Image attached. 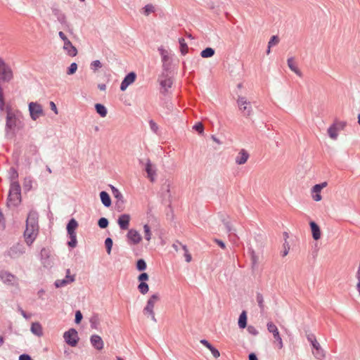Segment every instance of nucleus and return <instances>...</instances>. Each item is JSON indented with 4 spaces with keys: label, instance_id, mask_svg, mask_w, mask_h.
Listing matches in <instances>:
<instances>
[{
    "label": "nucleus",
    "instance_id": "60",
    "mask_svg": "<svg viewBox=\"0 0 360 360\" xmlns=\"http://www.w3.org/2000/svg\"><path fill=\"white\" fill-rule=\"evenodd\" d=\"M334 125H336L338 127V129H343L344 127L346 126L345 122H341V121H336L334 124Z\"/></svg>",
    "mask_w": 360,
    "mask_h": 360
},
{
    "label": "nucleus",
    "instance_id": "16",
    "mask_svg": "<svg viewBox=\"0 0 360 360\" xmlns=\"http://www.w3.org/2000/svg\"><path fill=\"white\" fill-rule=\"evenodd\" d=\"M127 239L129 243L131 245H136L139 243L141 240V236L140 233L135 229L129 230L127 234Z\"/></svg>",
    "mask_w": 360,
    "mask_h": 360
},
{
    "label": "nucleus",
    "instance_id": "38",
    "mask_svg": "<svg viewBox=\"0 0 360 360\" xmlns=\"http://www.w3.org/2000/svg\"><path fill=\"white\" fill-rule=\"evenodd\" d=\"M155 11V7L152 4H147L142 8V13L148 16L150 13H154Z\"/></svg>",
    "mask_w": 360,
    "mask_h": 360
},
{
    "label": "nucleus",
    "instance_id": "36",
    "mask_svg": "<svg viewBox=\"0 0 360 360\" xmlns=\"http://www.w3.org/2000/svg\"><path fill=\"white\" fill-rule=\"evenodd\" d=\"M179 45H180V51L182 55H185L187 53L188 47L187 44L185 41V39L184 38H180L179 39Z\"/></svg>",
    "mask_w": 360,
    "mask_h": 360
},
{
    "label": "nucleus",
    "instance_id": "11",
    "mask_svg": "<svg viewBox=\"0 0 360 360\" xmlns=\"http://www.w3.org/2000/svg\"><path fill=\"white\" fill-rule=\"evenodd\" d=\"M41 260L43 266L46 268L51 267L53 264V259L51 257V251L49 248H44L40 252Z\"/></svg>",
    "mask_w": 360,
    "mask_h": 360
},
{
    "label": "nucleus",
    "instance_id": "27",
    "mask_svg": "<svg viewBox=\"0 0 360 360\" xmlns=\"http://www.w3.org/2000/svg\"><path fill=\"white\" fill-rule=\"evenodd\" d=\"M63 49L71 57H74L77 54V49L72 45V42L68 45L63 46Z\"/></svg>",
    "mask_w": 360,
    "mask_h": 360
},
{
    "label": "nucleus",
    "instance_id": "5",
    "mask_svg": "<svg viewBox=\"0 0 360 360\" xmlns=\"http://www.w3.org/2000/svg\"><path fill=\"white\" fill-rule=\"evenodd\" d=\"M0 279L6 285L15 287L19 285L18 278L8 271L2 270L0 271Z\"/></svg>",
    "mask_w": 360,
    "mask_h": 360
},
{
    "label": "nucleus",
    "instance_id": "12",
    "mask_svg": "<svg viewBox=\"0 0 360 360\" xmlns=\"http://www.w3.org/2000/svg\"><path fill=\"white\" fill-rule=\"evenodd\" d=\"M38 229L32 228V226H27L25 231L24 232V236L25 238V241L28 245H31L34 242L36 236L37 234Z\"/></svg>",
    "mask_w": 360,
    "mask_h": 360
},
{
    "label": "nucleus",
    "instance_id": "37",
    "mask_svg": "<svg viewBox=\"0 0 360 360\" xmlns=\"http://www.w3.org/2000/svg\"><path fill=\"white\" fill-rule=\"evenodd\" d=\"M179 245L181 246V248L182 250L181 252L184 254V256L185 257V259H186V262H190L192 259V257H191V254L189 253L186 245H183V244H179Z\"/></svg>",
    "mask_w": 360,
    "mask_h": 360
},
{
    "label": "nucleus",
    "instance_id": "32",
    "mask_svg": "<svg viewBox=\"0 0 360 360\" xmlns=\"http://www.w3.org/2000/svg\"><path fill=\"white\" fill-rule=\"evenodd\" d=\"M338 127H336V125L332 124L328 129V134L332 139L335 140L338 136Z\"/></svg>",
    "mask_w": 360,
    "mask_h": 360
},
{
    "label": "nucleus",
    "instance_id": "33",
    "mask_svg": "<svg viewBox=\"0 0 360 360\" xmlns=\"http://www.w3.org/2000/svg\"><path fill=\"white\" fill-rule=\"evenodd\" d=\"M214 53L215 51L214 49L211 47H207L201 51L200 56L202 58H207L213 56L214 55Z\"/></svg>",
    "mask_w": 360,
    "mask_h": 360
},
{
    "label": "nucleus",
    "instance_id": "24",
    "mask_svg": "<svg viewBox=\"0 0 360 360\" xmlns=\"http://www.w3.org/2000/svg\"><path fill=\"white\" fill-rule=\"evenodd\" d=\"M288 68L292 71L294 72L297 75H298L299 77H302V72L299 70V68L297 67V65L295 62V60H294V58L293 57H290L288 59Z\"/></svg>",
    "mask_w": 360,
    "mask_h": 360
},
{
    "label": "nucleus",
    "instance_id": "54",
    "mask_svg": "<svg viewBox=\"0 0 360 360\" xmlns=\"http://www.w3.org/2000/svg\"><path fill=\"white\" fill-rule=\"evenodd\" d=\"M193 128L200 134L204 131V126L201 122L196 123Z\"/></svg>",
    "mask_w": 360,
    "mask_h": 360
},
{
    "label": "nucleus",
    "instance_id": "29",
    "mask_svg": "<svg viewBox=\"0 0 360 360\" xmlns=\"http://www.w3.org/2000/svg\"><path fill=\"white\" fill-rule=\"evenodd\" d=\"M95 109L96 112L102 117H105L107 115L108 111L106 108L101 103H96L95 105Z\"/></svg>",
    "mask_w": 360,
    "mask_h": 360
},
{
    "label": "nucleus",
    "instance_id": "3",
    "mask_svg": "<svg viewBox=\"0 0 360 360\" xmlns=\"http://www.w3.org/2000/svg\"><path fill=\"white\" fill-rule=\"evenodd\" d=\"M307 339L314 349L312 354L314 357L319 360H323L326 357V352L321 347L315 335L313 333H309L307 335Z\"/></svg>",
    "mask_w": 360,
    "mask_h": 360
},
{
    "label": "nucleus",
    "instance_id": "42",
    "mask_svg": "<svg viewBox=\"0 0 360 360\" xmlns=\"http://www.w3.org/2000/svg\"><path fill=\"white\" fill-rule=\"evenodd\" d=\"M138 289L141 294L145 295L148 292L149 286L146 283L141 282L138 285Z\"/></svg>",
    "mask_w": 360,
    "mask_h": 360
},
{
    "label": "nucleus",
    "instance_id": "6",
    "mask_svg": "<svg viewBox=\"0 0 360 360\" xmlns=\"http://www.w3.org/2000/svg\"><path fill=\"white\" fill-rule=\"evenodd\" d=\"M237 103L239 110L244 116L249 117L252 115V108L250 102H248L245 97L238 96Z\"/></svg>",
    "mask_w": 360,
    "mask_h": 360
},
{
    "label": "nucleus",
    "instance_id": "9",
    "mask_svg": "<svg viewBox=\"0 0 360 360\" xmlns=\"http://www.w3.org/2000/svg\"><path fill=\"white\" fill-rule=\"evenodd\" d=\"M266 326L268 331L272 333L275 341L278 342V349H282L283 343L277 326L272 322H268Z\"/></svg>",
    "mask_w": 360,
    "mask_h": 360
},
{
    "label": "nucleus",
    "instance_id": "19",
    "mask_svg": "<svg viewBox=\"0 0 360 360\" xmlns=\"http://www.w3.org/2000/svg\"><path fill=\"white\" fill-rule=\"evenodd\" d=\"M145 170L147 173V176L150 181L153 182L156 176V170L153 169V166L149 159L147 160Z\"/></svg>",
    "mask_w": 360,
    "mask_h": 360
},
{
    "label": "nucleus",
    "instance_id": "49",
    "mask_svg": "<svg viewBox=\"0 0 360 360\" xmlns=\"http://www.w3.org/2000/svg\"><path fill=\"white\" fill-rule=\"evenodd\" d=\"M108 220L105 217H101L98 221V225L101 229H105L108 226Z\"/></svg>",
    "mask_w": 360,
    "mask_h": 360
},
{
    "label": "nucleus",
    "instance_id": "59",
    "mask_svg": "<svg viewBox=\"0 0 360 360\" xmlns=\"http://www.w3.org/2000/svg\"><path fill=\"white\" fill-rule=\"evenodd\" d=\"M149 125H150L151 130L153 131H154L155 133H156L158 129V124L153 120H150Z\"/></svg>",
    "mask_w": 360,
    "mask_h": 360
},
{
    "label": "nucleus",
    "instance_id": "4",
    "mask_svg": "<svg viewBox=\"0 0 360 360\" xmlns=\"http://www.w3.org/2000/svg\"><path fill=\"white\" fill-rule=\"evenodd\" d=\"M160 300V295L158 293L153 294L148 300L146 306L144 307L143 312L146 316H150L151 319L154 322H157L153 311L155 304Z\"/></svg>",
    "mask_w": 360,
    "mask_h": 360
},
{
    "label": "nucleus",
    "instance_id": "10",
    "mask_svg": "<svg viewBox=\"0 0 360 360\" xmlns=\"http://www.w3.org/2000/svg\"><path fill=\"white\" fill-rule=\"evenodd\" d=\"M25 249L22 244L17 243L7 251L6 255L12 259H16L20 257L23 253H25Z\"/></svg>",
    "mask_w": 360,
    "mask_h": 360
},
{
    "label": "nucleus",
    "instance_id": "1",
    "mask_svg": "<svg viewBox=\"0 0 360 360\" xmlns=\"http://www.w3.org/2000/svg\"><path fill=\"white\" fill-rule=\"evenodd\" d=\"M13 78V71L11 67L0 58V110H3L5 102L2 83L10 82Z\"/></svg>",
    "mask_w": 360,
    "mask_h": 360
},
{
    "label": "nucleus",
    "instance_id": "18",
    "mask_svg": "<svg viewBox=\"0 0 360 360\" xmlns=\"http://www.w3.org/2000/svg\"><path fill=\"white\" fill-rule=\"evenodd\" d=\"M130 221V215L128 214H121L117 220V223L120 226V228L122 230H127L129 228Z\"/></svg>",
    "mask_w": 360,
    "mask_h": 360
},
{
    "label": "nucleus",
    "instance_id": "40",
    "mask_svg": "<svg viewBox=\"0 0 360 360\" xmlns=\"http://www.w3.org/2000/svg\"><path fill=\"white\" fill-rule=\"evenodd\" d=\"M27 153L30 155H35L38 153V148L34 143H30L27 148Z\"/></svg>",
    "mask_w": 360,
    "mask_h": 360
},
{
    "label": "nucleus",
    "instance_id": "39",
    "mask_svg": "<svg viewBox=\"0 0 360 360\" xmlns=\"http://www.w3.org/2000/svg\"><path fill=\"white\" fill-rule=\"evenodd\" d=\"M160 85L165 90H167L168 88H170L172 85V80L171 78L167 77L160 81Z\"/></svg>",
    "mask_w": 360,
    "mask_h": 360
},
{
    "label": "nucleus",
    "instance_id": "56",
    "mask_svg": "<svg viewBox=\"0 0 360 360\" xmlns=\"http://www.w3.org/2000/svg\"><path fill=\"white\" fill-rule=\"evenodd\" d=\"M283 251L281 252L282 257H285L289 252L290 250V245L287 240H285V243H283Z\"/></svg>",
    "mask_w": 360,
    "mask_h": 360
},
{
    "label": "nucleus",
    "instance_id": "26",
    "mask_svg": "<svg viewBox=\"0 0 360 360\" xmlns=\"http://www.w3.org/2000/svg\"><path fill=\"white\" fill-rule=\"evenodd\" d=\"M100 198L104 206L108 207L111 205V198L106 191H101L100 193Z\"/></svg>",
    "mask_w": 360,
    "mask_h": 360
},
{
    "label": "nucleus",
    "instance_id": "55",
    "mask_svg": "<svg viewBox=\"0 0 360 360\" xmlns=\"http://www.w3.org/2000/svg\"><path fill=\"white\" fill-rule=\"evenodd\" d=\"M278 42L279 38L278 37V36L274 35L271 37L268 44H269V46H274L277 45Z\"/></svg>",
    "mask_w": 360,
    "mask_h": 360
},
{
    "label": "nucleus",
    "instance_id": "20",
    "mask_svg": "<svg viewBox=\"0 0 360 360\" xmlns=\"http://www.w3.org/2000/svg\"><path fill=\"white\" fill-rule=\"evenodd\" d=\"M90 342L92 346L98 350H101L103 348V341L98 335H91L90 338Z\"/></svg>",
    "mask_w": 360,
    "mask_h": 360
},
{
    "label": "nucleus",
    "instance_id": "2",
    "mask_svg": "<svg viewBox=\"0 0 360 360\" xmlns=\"http://www.w3.org/2000/svg\"><path fill=\"white\" fill-rule=\"evenodd\" d=\"M21 201V189L18 181H12L8 196V207H16Z\"/></svg>",
    "mask_w": 360,
    "mask_h": 360
},
{
    "label": "nucleus",
    "instance_id": "22",
    "mask_svg": "<svg viewBox=\"0 0 360 360\" xmlns=\"http://www.w3.org/2000/svg\"><path fill=\"white\" fill-rule=\"evenodd\" d=\"M53 14L56 17L58 21L65 26H68V22L65 15L59 9L53 8L52 10Z\"/></svg>",
    "mask_w": 360,
    "mask_h": 360
},
{
    "label": "nucleus",
    "instance_id": "44",
    "mask_svg": "<svg viewBox=\"0 0 360 360\" xmlns=\"http://www.w3.org/2000/svg\"><path fill=\"white\" fill-rule=\"evenodd\" d=\"M257 302L258 303L259 307L261 311H264V298L260 292L257 293Z\"/></svg>",
    "mask_w": 360,
    "mask_h": 360
},
{
    "label": "nucleus",
    "instance_id": "41",
    "mask_svg": "<svg viewBox=\"0 0 360 360\" xmlns=\"http://www.w3.org/2000/svg\"><path fill=\"white\" fill-rule=\"evenodd\" d=\"M250 253L251 255L252 267L255 268L257 265L259 257L257 255H256L255 251L252 249L250 250Z\"/></svg>",
    "mask_w": 360,
    "mask_h": 360
},
{
    "label": "nucleus",
    "instance_id": "61",
    "mask_svg": "<svg viewBox=\"0 0 360 360\" xmlns=\"http://www.w3.org/2000/svg\"><path fill=\"white\" fill-rule=\"evenodd\" d=\"M148 279V275L147 273H141L138 277V280L140 282H143L144 281H147Z\"/></svg>",
    "mask_w": 360,
    "mask_h": 360
},
{
    "label": "nucleus",
    "instance_id": "17",
    "mask_svg": "<svg viewBox=\"0 0 360 360\" xmlns=\"http://www.w3.org/2000/svg\"><path fill=\"white\" fill-rule=\"evenodd\" d=\"M158 51L162 57L163 69L165 70H168L170 65V57L169 56L168 51L165 50L162 46L158 48Z\"/></svg>",
    "mask_w": 360,
    "mask_h": 360
},
{
    "label": "nucleus",
    "instance_id": "31",
    "mask_svg": "<svg viewBox=\"0 0 360 360\" xmlns=\"http://www.w3.org/2000/svg\"><path fill=\"white\" fill-rule=\"evenodd\" d=\"M90 326L93 329H98L100 326V319L98 314H94L90 319Z\"/></svg>",
    "mask_w": 360,
    "mask_h": 360
},
{
    "label": "nucleus",
    "instance_id": "30",
    "mask_svg": "<svg viewBox=\"0 0 360 360\" xmlns=\"http://www.w3.org/2000/svg\"><path fill=\"white\" fill-rule=\"evenodd\" d=\"M238 326L240 328H245L247 326V314L245 311H243L238 319Z\"/></svg>",
    "mask_w": 360,
    "mask_h": 360
},
{
    "label": "nucleus",
    "instance_id": "8",
    "mask_svg": "<svg viewBox=\"0 0 360 360\" xmlns=\"http://www.w3.org/2000/svg\"><path fill=\"white\" fill-rule=\"evenodd\" d=\"M29 111L30 117L33 120H37L39 117L44 115L41 105L37 102L29 103Z\"/></svg>",
    "mask_w": 360,
    "mask_h": 360
},
{
    "label": "nucleus",
    "instance_id": "47",
    "mask_svg": "<svg viewBox=\"0 0 360 360\" xmlns=\"http://www.w3.org/2000/svg\"><path fill=\"white\" fill-rule=\"evenodd\" d=\"M326 186H327L326 182H323V183L319 184H316L312 188V192L314 193H320L321 189L323 188L324 187H326Z\"/></svg>",
    "mask_w": 360,
    "mask_h": 360
},
{
    "label": "nucleus",
    "instance_id": "34",
    "mask_svg": "<svg viewBox=\"0 0 360 360\" xmlns=\"http://www.w3.org/2000/svg\"><path fill=\"white\" fill-rule=\"evenodd\" d=\"M75 281V278H70V280L58 279L55 281V285L56 288H61L67 285L68 284Z\"/></svg>",
    "mask_w": 360,
    "mask_h": 360
},
{
    "label": "nucleus",
    "instance_id": "45",
    "mask_svg": "<svg viewBox=\"0 0 360 360\" xmlns=\"http://www.w3.org/2000/svg\"><path fill=\"white\" fill-rule=\"evenodd\" d=\"M147 267L146 263L143 259H138L136 262V269L139 271H144Z\"/></svg>",
    "mask_w": 360,
    "mask_h": 360
},
{
    "label": "nucleus",
    "instance_id": "46",
    "mask_svg": "<svg viewBox=\"0 0 360 360\" xmlns=\"http://www.w3.org/2000/svg\"><path fill=\"white\" fill-rule=\"evenodd\" d=\"M143 230L145 239L149 241L151 239L152 236L150 226L148 224H145L143 226Z\"/></svg>",
    "mask_w": 360,
    "mask_h": 360
},
{
    "label": "nucleus",
    "instance_id": "57",
    "mask_svg": "<svg viewBox=\"0 0 360 360\" xmlns=\"http://www.w3.org/2000/svg\"><path fill=\"white\" fill-rule=\"evenodd\" d=\"M247 330L252 335H257L259 333L258 330L253 326H248Z\"/></svg>",
    "mask_w": 360,
    "mask_h": 360
},
{
    "label": "nucleus",
    "instance_id": "28",
    "mask_svg": "<svg viewBox=\"0 0 360 360\" xmlns=\"http://www.w3.org/2000/svg\"><path fill=\"white\" fill-rule=\"evenodd\" d=\"M31 331L34 335L41 336L42 335V328L40 323L37 322L32 323L31 326Z\"/></svg>",
    "mask_w": 360,
    "mask_h": 360
},
{
    "label": "nucleus",
    "instance_id": "53",
    "mask_svg": "<svg viewBox=\"0 0 360 360\" xmlns=\"http://www.w3.org/2000/svg\"><path fill=\"white\" fill-rule=\"evenodd\" d=\"M227 232L233 233L236 231V229L231 226V223L228 221H226L225 219L222 220Z\"/></svg>",
    "mask_w": 360,
    "mask_h": 360
},
{
    "label": "nucleus",
    "instance_id": "64",
    "mask_svg": "<svg viewBox=\"0 0 360 360\" xmlns=\"http://www.w3.org/2000/svg\"><path fill=\"white\" fill-rule=\"evenodd\" d=\"M19 360H33L28 354H23L19 356Z\"/></svg>",
    "mask_w": 360,
    "mask_h": 360
},
{
    "label": "nucleus",
    "instance_id": "62",
    "mask_svg": "<svg viewBox=\"0 0 360 360\" xmlns=\"http://www.w3.org/2000/svg\"><path fill=\"white\" fill-rule=\"evenodd\" d=\"M210 351L211 352L214 358H218L220 356L219 350L214 347L210 348Z\"/></svg>",
    "mask_w": 360,
    "mask_h": 360
},
{
    "label": "nucleus",
    "instance_id": "48",
    "mask_svg": "<svg viewBox=\"0 0 360 360\" xmlns=\"http://www.w3.org/2000/svg\"><path fill=\"white\" fill-rule=\"evenodd\" d=\"M112 244H113V242L110 238H107L105 239V248H106V252L108 255H110L111 252Z\"/></svg>",
    "mask_w": 360,
    "mask_h": 360
},
{
    "label": "nucleus",
    "instance_id": "51",
    "mask_svg": "<svg viewBox=\"0 0 360 360\" xmlns=\"http://www.w3.org/2000/svg\"><path fill=\"white\" fill-rule=\"evenodd\" d=\"M112 191L113 195L117 199V200L124 199L122 194L119 191L118 189H117L116 188L112 186Z\"/></svg>",
    "mask_w": 360,
    "mask_h": 360
},
{
    "label": "nucleus",
    "instance_id": "7",
    "mask_svg": "<svg viewBox=\"0 0 360 360\" xmlns=\"http://www.w3.org/2000/svg\"><path fill=\"white\" fill-rule=\"evenodd\" d=\"M63 338L65 342L71 347H75L79 341L78 333L75 328H70L65 332Z\"/></svg>",
    "mask_w": 360,
    "mask_h": 360
},
{
    "label": "nucleus",
    "instance_id": "50",
    "mask_svg": "<svg viewBox=\"0 0 360 360\" xmlns=\"http://www.w3.org/2000/svg\"><path fill=\"white\" fill-rule=\"evenodd\" d=\"M77 70V64L76 63H72L68 68L67 75H72L76 72Z\"/></svg>",
    "mask_w": 360,
    "mask_h": 360
},
{
    "label": "nucleus",
    "instance_id": "58",
    "mask_svg": "<svg viewBox=\"0 0 360 360\" xmlns=\"http://www.w3.org/2000/svg\"><path fill=\"white\" fill-rule=\"evenodd\" d=\"M83 316L80 311H77L75 313V321L76 323H79L82 319Z\"/></svg>",
    "mask_w": 360,
    "mask_h": 360
},
{
    "label": "nucleus",
    "instance_id": "25",
    "mask_svg": "<svg viewBox=\"0 0 360 360\" xmlns=\"http://www.w3.org/2000/svg\"><path fill=\"white\" fill-rule=\"evenodd\" d=\"M78 222L74 218H72L67 224V232L68 233H76L75 231L78 227Z\"/></svg>",
    "mask_w": 360,
    "mask_h": 360
},
{
    "label": "nucleus",
    "instance_id": "13",
    "mask_svg": "<svg viewBox=\"0 0 360 360\" xmlns=\"http://www.w3.org/2000/svg\"><path fill=\"white\" fill-rule=\"evenodd\" d=\"M17 125V118L15 115L11 111L8 110L7 112L6 116V133L8 132L9 130H13Z\"/></svg>",
    "mask_w": 360,
    "mask_h": 360
},
{
    "label": "nucleus",
    "instance_id": "14",
    "mask_svg": "<svg viewBox=\"0 0 360 360\" xmlns=\"http://www.w3.org/2000/svg\"><path fill=\"white\" fill-rule=\"evenodd\" d=\"M136 78V75L135 72H131L128 73L121 82L120 90L122 91H125L130 84L135 82Z\"/></svg>",
    "mask_w": 360,
    "mask_h": 360
},
{
    "label": "nucleus",
    "instance_id": "23",
    "mask_svg": "<svg viewBox=\"0 0 360 360\" xmlns=\"http://www.w3.org/2000/svg\"><path fill=\"white\" fill-rule=\"evenodd\" d=\"M309 225L311 227L313 238L315 240L320 239L321 233L320 228L318 226V224L314 221H310Z\"/></svg>",
    "mask_w": 360,
    "mask_h": 360
},
{
    "label": "nucleus",
    "instance_id": "52",
    "mask_svg": "<svg viewBox=\"0 0 360 360\" xmlns=\"http://www.w3.org/2000/svg\"><path fill=\"white\" fill-rule=\"evenodd\" d=\"M124 199L117 200L115 202V208L118 212H122L124 210Z\"/></svg>",
    "mask_w": 360,
    "mask_h": 360
},
{
    "label": "nucleus",
    "instance_id": "21",
    "mask_svg": "<svg viewBox=\"0 0 360 360\" xmlns=\"http://www.w3.org/2000/svg\"><path fill=\"white\" fill-rule=\"evenodd\" d=\"M249 156V153L245 149H241L236 158V164H245L248 161Z\"/></svg>",
    "mask_w": 360,
    "mask_h": 360
},
{
    "label": "nucleus",
    "instance_id": "63",
    "mask_svg": "<svg viewBox=\"0 0 360 360\" xmlns=\"http://www.w3.org/2000/svg\"><path fill=\"white\" fill-rule=\"evenodd\" d=\"M11 177L12 181H15L14 180L18 178V174L17 171L13 167L11 169Z\"/></svg>",
    "mask_w": 360,
    "mask_h": 360
},
{
    "label": "nucleus",
    "instance_id": "43",
    "mask_svg": "<svg viewBox=\"0 0 360 360\" xmlns=\"http://www.w3.org/2000/svg\"><path fill=\"white\" fill-rule=\"evenodd\" d=\"M102 67V63L100 60H96L91 63L90 68L94 72H96L99 68Z\"/></svg>",
    "mask_w": 360,
    "mask_h": 360
},
{
    "label": "nucleus",
    "instance_id": "15",
    "mask_svg": "<svg viewBox=\"0 0 360 360\" xmlns=\"http://www.w3.org/2000/svg\"><path fill=\"white\" fill-rule=\"evenodd\" d=\"M26 226H32V228L39 229L38 226V214L37 212L31 210L26 220Z\"/></svg>",
    "mask_w": 360,
    "mask_h": 360
},
{
    "label": "nucleus",
    "instance_id": "35",
    "mask_svg": "<svg viewBox=\"0 0 360 360\" xmlns=\"http://www.w3.org/2000/svg\"><path fill=\"white\" fill-rule=\"evenodd\" d=\"M69 238L70 239V241L68 242V245L69 247L74 248L77 246V235L76 233H68Z\"/></svg>",
    "mask_w": 360,
    "mask_h": 360
}]
</instances>
